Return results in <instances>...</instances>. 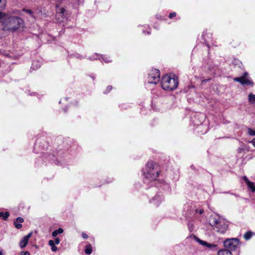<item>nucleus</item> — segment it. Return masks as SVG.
<instances>
[{
	"instance_id": "nucleus-1",
	"label": "nucleus",
	"mask_w": 255,
	"mask_h": 255,
	"mask_svg": "<svg viewBox=\"0 0 255 255\" xmlns=\"http://www.w3.org/2000/svg\"><path fill=\"white\" fill-rule=\"evenodd\" d=\"M1 23L2 28L4 31H14L23 26V21L21 18L15 16H8L6 14Z\"/></svg>"
},
{
	"instance_id": "nucleus-2",
	"label": "nucleus",
	"mask_w": 255,
	"mask_h": 255,
	"mask_svg": "<svg viewBox=\"0 0 255 255\" xmlns=\"http://www.w3.org/2000/svg\"><path fill=\"white\" fill-rule=\"evenodd\" d=\"M144 178L149 180L153 181L157 179L159 174V170L155 164L149 162L142 170Z\"/></svg>"
},
{
	"instance_id": "nucleus-3",
	"label": "nucleus",
	"mask_w": 255,
	"mask_h": 255,
	"mask_svg": "<svg viewBox=\"0 0 255 255\" xmlns=\"http://www.w3.org/2000/svg\"><path fill=\"white\" fill-rule=\"evenodd\" d=\"M161 87L166 91H172L175 89L178 85L177 79L174 75H166L161 79Z\"/></svg>"
},
{
	"instance_id": "nucleus-4",
	"label": "nucleus",
	"mask_w": 255,
	"mask_h": 255,
	"mask_svg": "<svg viewBox=\"0 0 255 255\" xmlns=\"http://www.w3.org/2000/svg\"><path fill=\"white\" fill-rule=\"evenodd\" d=\"M214 230L220 233H224L228 229V224L223 219L214 218L211 223Z\"/></svg>"
},
{
	"instance_id": "nucleus-5",
	"label": "nucleus",
	"mask_w": 255,
	"mask_h": 255,
	"mask_svg": "<svg viewBox=\"0 0 255 255\" xmlns=\"http://www.w3.org/2000/svg\"><path fill=\"white\" fill-rule=\"evenodd\" d=\"M70 15L69 12L62 7H56V19L58 22H65Z\"/></svg>"
},
{
	"instance_id": "nucleus-6",
	"label": "nucleus",
	"mask_w": 255,
	"mask_h": 255,
	"mask_svg": "<svg viewBox=\"0 0 255 255\" xmlns=\"http://www.w3.org/2000/svg\"><path fill=\"white\" fill-rule=\"evenodd\" d=\"M239 240L237 238H231L226 239L224 242L225 250H228L230 251H236L239 247Z\"/></svg>"
},
{
	"instance_id": "nucleus-7",
	"label": "nucleus",
	"mask_w": 255,
	"mask_h": 255,
	"mask_svg": "<svg viewBox=\"0 0 255 255\" xmlns=\"http://www.w3.org/2000/svg\"><path fill=\"white\" fill-rule=\"evenodd\" d=\"M160 71L158 69L150 71L147 77L148 82L150 84H156L159 81Z\"/></svg>"
},
{
	"instance_id": "nucleus-8",
	"label": "nucleus",
	"mask_w": 255,
	"mask_h": 255,
	"mask_svg": "<svg viewBox=\"0 0 255 255\" xmlns=\"http://www.w3.org/2000/svg\"><path fill=\"white\" fill-rule=\"evenodd\" d=\"M234 81L240 83L242 85H253V82L251 80L249 74L247 72H245L243 76L240 77H236L234 78Z\"/></svg>"
},
{
	"instance_id": "nucleus-9",
	"label": "nucleus",
	"mask_w": 255,
	"mask_h": 255,
	"mask_svg": "<svg viewBox=\"0 0 255 255\" xmlns=\"http://www.w3.org/2000/svg\"><path fill=\"white\" fill-rule=\"evenodd\" d=\"M197 241L201 245L204 247H206L208 248H211L213 247H216L217 245L216 244H210L205 241H202L198 238L196 239Z\"/></svg>"
},
{
	"instance_id": "nucleus-10",
	"label": "nucleus",
	"mask_w": 255,
	"mask_h": 255,
	"mask_svg": "<svg viewBox=\"0 0 255 255\" xmlns=\"http://www.w3.org/2000/svg\"><path fill=\"white\" fill-rule=\"evenodd\" d=\"M250 150V147L248 145L243 144L238 148L237 151L239 153H242Z\"/></svg>"
},
{
	"instance_id": "nucleus-11",
	"label": "nucleus",
	"mask_w": 255,
	"mask_h": 255,
	"mask_svg": "<svg viewBox=\"0 0 255 255\" xmlns=\"http://www.w3.org/2000/svg\"><path fill=\"white\" fill-rule=\"evenodd\" d=\"M102 58L103 61H104L106 63H109L110 61H111V60L109 57H106L105 56H103L101 55H98L97 54H95V56H94V57L92 58L90 57L91 60H95L97 59H100Z\"/></svg>"
},
{
	"instance_id": "nucleus-12",
	"label": "nucleus",
	"mask_w": 255,
	"mask_h": 255,
	"mask_svg": "<svg viewBox=\"0 0 255 255\" xmlns=\"http://www.w3.org/2000/svg\"><path fill=\"white\" fill-rule=\"evenodd\" d=\"M248 133L251 135L255 136V129H253L250 128H248ZM249 142L251 143L253 145V146L255 148V137H254L251 140L249 141Z\"/></svg>"
},
{
	"instance_id": "nucleus-13",
	"label": "nucleus",
	"mask_w": 255,
	"mask_h": 255,
	"mask_svg": "<svg viewBox=\"0 0 255 255\" xmlns=\"http://www.w3.org/2000/svg\"><path fill=\"white\" fill-rule=\"evenodd\" d=\"M24 220L23 218L21 217H18L16 218V220L14 222V225L16 228L20 229L22 228L21 223H23Z\"/></svg>"
},
{
	"instance_id": "nucleus-14",
	"label": "nucleus",
	"mask_w": 255,
	"mask_h": 255,
	"mask_svg": "<svg viewBox=\"0 0 255 255\" xmlns=\"http://www.w3.org/2000/svg\"><path fill=\"white\" fill-rule=\"evenodd\" d=\"M84 0H67L69 4H71L72 6L76 7L77 5L83 3Z\"/></svg>"
},
{
	"instance_id": "nucleus-15",
	"label": "nucleus",
	"mask_w": 255,
	"mask_h": 255,
	"mask_svg": "<svg viewBox=\"0 0 255 255\" xmlns=\"http://www.w3.org/2000/svg\"><path fill=\"white\" fill-rule=\"evenodd\" d=\"M161 201L162 198L159 195H156L153 198L152 202L154 205L158 206L161 202Z\"/></svg>"
},
{
	"instance_id": "nucleus-16",
	"label": "nucleus",
	"mask_w": 255,
	"mask_h": 255,
	"mask_svg": "<svg viewBox=\"0 0 255 255\" xmlns=\"http://www.w3.org/2000/svg\"><path fill=\"white\" fill-rule=\"evenodd\" d=\"M218 255H233L231 252L228 250H220L218 253Z\"/></svg>"
},
{
	"instance_id": "nucleus-17",
	"label": "nucleus",
	"mask_w": 255,
	"mask_h": 255,
	"mask_svg": "<svg viewBox=\"0 0 255 255\" xmlns=\"http://www.w3.org/2000/svg\"><path fill=\"white\" fill-rule=\"evenodd\" d=\"M245 179L248 187L252 190L253 192H255V185L254 183L249 181L246 177H245Z\"/></svg>"
},
{
	"instance_id": "nucleus-18",
	"label": "nucleus",
	"mask_w": 255,
	"mask_h": 255,
	"mask_svg": "<svg viewBox=\"0 0 255 255\" xmlns=\"http://www.w3.org/2000/svg\"><path fill=\"white\" fill-rule=\"evenodd\" d=\"M28 242V240L23 237L22 240L19 243V246L20 248H23L25 247Z\"/></svg>"
},
{
	"instance_id": "nucleus-19",
	"label": "nucleus",
	"mask_w": 255,
	"mask_h": 255,
	"mask_svg": "<svg viewBox=\"0 0 255 255\" xmlns=\"http://www.w3.org/2000/svg\"><path fill=\"white\" fill-rule=\"evenodd\" d=\"M48 245L51 247V249L52 252H56L57 251V248L54 245L53 240H50L48 242Z\"/></svg>"
},
{
	"instance_id": "nucleus-20",
	"label": "nucleus",
	"mask_w": 255,
	"mask_h": 255,
	"mask_svg": "<svg viewBox=\"0 0 255 255\" xmlns=\"http://www.w3.org/2000/svg\"><path fill=\"white\" fill-rule=\"evenodd\" d=\"M253 235V233L251 231L246 232L244 235V238L246 240H250Z\"/></svg>"
},
{
	"instance_id": "nucleus-21",
	"label": "nucleus",
	"mask_w": 255,
	"mask_h": 255,
	"mask_svg": "<svg viewBox=\"0 0 255 255\" xmlns=\"http://www.w3.org/2000/svg\"><path fill=\"white\" fill-rule=\"evenodd\" d=\"M63 232V230L61 228H59L58 230H56L52 232V236L53 237H55L58 235V234H61Z\"/></svg>"
},
{
	"instance_id": "nucleus-22",
	"label": "nucleus",
	"mask_w": 255,
	"mask_h": 255,
	"mask_svg": "<svg viewBox=\"0 0 255 255\" xmlns=\"http://www.w3.org/2000/svg\"><path fill=\"white\" fill-rule=\"evenodd\" d=\"M249 101L252 104L255 103V95L250 93L249 95Z\"/></svg>"
},
{
	"instance_id": "nucleus-23",
	"label": "nucleus",
	"mask_w": 255,
	"mask_h": 255,
	"mask_svg": "<svg viewBox=\"0 0 255 255\" xmlns=\"http://www.w3.org/2000/svg\"><path fill=\"white\" fill-rule=\"evenodd\" d=\"M9 214L7 212H0V217L2 218L3 220H5L9 217Z\"/></svg>"
},
{
	"instance_id": "nucleus-24",
	"label": "nucleus",
	"mask_w": 255,
	"mask_h": 255,
	"mask_svg": "<svg viewBox=\"0 0 255 255\" xmlns=\"http://www.w3.org/2000/svg\"><path fill=\"white\" fill-rule=\"evenodd\" d=\"M92 250L90 245L86 246L85 252L87 255H90L92 253Z\"/></svg>"
},
{
	"instance_id": "nucleus-25",
	"label": "nucleus",
	"mask_w": 255,
	"mask_h": 255,
	"mask_svg": "<svg viewBox=\"0 0 255 255\" xmlns=\"http://www.w3.org/2000/svg\"><path fill=\"white\" fill-rule=\"evenodd\" d=\"M5 0H0V10H2L5 8Z\"/></svg>"
},
{
	"instance_id": "nucleus-26",
	"label": "nucleus",
	"mask_w": 255,
	"mask_h": 255,
	"mask_svg": "<svg viewBox=\"0 0 255 255\" xmlns=\"http://www.w3.org/2000/svg\"><path fill=\"white\" fill-rule=\"evenodd\" d=\"M37 63H38V62L35 61L33 62L32 64L33 69H37L40 66V64H39L37 65Z\"/></svg>"
},
{
	"instance_id": "nucleus-27",
	"label": "nucleus",
	"mask_w": 255,
	"mask_h": 255,
	"mask_svg": "<svg viewBox=\"0 0 255 255\" xmlns=\"http://www.w3.org/2000/svg\"><path fill=\"white\" fill-rule=\"evenodd\" d=\"M6 16V14L4 12H0V21L1 22L3 19H4L5 17Z\"/></svg>"
},
{
	"instance_id": "nucleus-28",
	"label": "nucleus",
	"mask_w": 255,
	"mask_h": 255,
	"mask_svg": "<svg viewBox=\"0 0 255 255\" xmlns=\"http://www.w3.org/2000/svg\"><path fill=\"white\" fill-rule=\"evenodd\" d=\"M54 245H58L60 243V240L59 238H56L54 241H53Z\"/></svg>"
},
{
	"instance_id": "nucleus-29",
	"label": "nucleus",
	"mask_w": 255,
	"mask_h": 255,
	"mask_svg": "<svg viewBox=\"0 0 255 255\" xmlns=\"http://www.w3.org/2000/svg\"><path fill=\"white\" fill-rule=\"evenodd\" d=\"M32 235V233L31 232V233H29L27 235L24 236V237L25 238H26L27 240H29V239L31 237Z\"/></svg>"
},
{
	"instance_id": "nucleus-30",
	"label": "nucleus",
	"mask_w": 255,
	"mask_h": 255,
	"mask_svg": "<svg viewBox=\"0 0 255 255\" xmlns=\"http://www.w3.org/2000/svg\"><path fill=\"white\" fill-rule=\"evenodd\" d=\"M175 16H176V13L172 12V13H170L169 17V18H172V17H173Z\"/></svg>"
},
{
	"instance_id": "nucleus-31",
	"label": "nucleus",
	"mask_w": 255,
	"mask_h": 255,
	"mask_svg": "<svg viewBox=\"0 0 255 255\" xmlns=\"http://www.w3.org/2000/svg\"><path fill=\"white\" fill-rule=\"evenodd\" d=\"M20 255H30V253L28 252H21L20 253Z\"/></svg>"
},
{
	"instance_id": "nucleus-32",
	"label": "nucleus",
	"mask_w": 255,
	"mask_h": 255,
	"mask_svg": "<svg viewBox=\"0 0 255 255\" xmlns=\"http://www.w3.org/2000/svg\"><path fill=\"white\" fill-rule=\"evenodd\" d=\"M82 235L84 239H87L88 238V235L85 233H83Z\"/></svg>"
},
{
	"instance_id": "nucleus-33",
	"label": "nucleus",
	"mask_w": 255,
	"mask_h": 255,
	"mask_svg": "<svg viewBox=\"0 0 255 255\" xmlns=\"http://www.w3.org/2000/svg\"><path fill=\"white\" fill-rule=\"evenodd\" d=\"M204 212V210L203 209H200L199 210V213L200 214H202Z\"/></svg>"
},
{
	"instance_id": "nucleus-34",
	"label": "nucleus",
	"mask_w": 255,
	"mask_h": 255,
	"mask_svg": "<svg viewBox=\"0 0 255 255\" xmlns=\"http://www.w3.org/2000/svg\"><path fill=\"white\" fill-rule=\"evenodd\" d=\"M111 89H112V87L111 86H108L107 87V90H108V92H109Z\"/></svg>"
},
{
	"instance_id": "nucleus-35",
	"label": "nucleus",
	"mask_w": 255,
	"mask_h": 255,
	"mask_svg": "<svg viewBox=\"0 0 255 255\" xmlns=\"http://www.w3.org/2000/svg\"><path fill=\"white\" fill-rule=\"evenodd\" d=\"M0 255H2V252L0 251Z\"/></svg>"
},
{
	"instance_id": "nucleus-36",
	"label": "nucleus",
	"mask_w": 255,
	"mask_h": 255,
	"mask_svg": "<svg viewBox=\"0 0 255 255\" xmlns=\"http://www.w3.org/2000/svg\"><path fill=\"white\" fill-rule=\"evenodd\" d=\"M198 212V210H196V212L197 213Z\"/></svg>"
},
{
	"instance_id": "nucleus-37",
	"label": "nucleus",
	"mask_w": 255,
	"mask_h": 255,
	"mask_svg": "<svg viewBox=\"0 0 255 255\" xmlns=\"http://www.w3.org/2000/svg\"><path fill=\"white\" fill-rule=\"evenodd\" d=\"M147 33H148V34H149V33H150V32L148 31V32H147Z\"/></svg>"
}]
</instances>
